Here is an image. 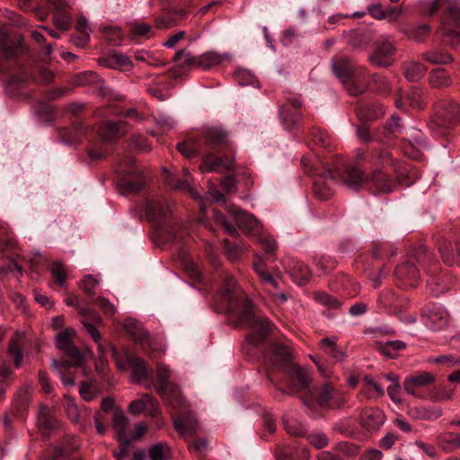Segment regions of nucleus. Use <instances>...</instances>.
Returning <instances> with one entry per match:
<instances>
[{"label":"nucleus","instance_id":"37998d69","mask_svg":"<svg viewBox=\"0 0 460 460\" xmlns=\"http://www.w3.org/2000/svg\"><path fill=\"white\" fill-rule=\"evenodd\" d=\"M52 366L58 371L59 377L65 386H73L75 385L74 377L70 376H66V371H67L71 366H74L73 362L67 363L54 360L52 362Z\"/></svg>","mask_w":460,"mask_h":460},{"label":"nucleus","instance_id":"58836bf2","mask_svg":"<svg viewBox=\"0 0 460 460\" xmlns=\"http://www.w3.org/2000/svg\"><path fill=\"white\" fill-rule=\"evenodd\" d=\"M426 61L432 65H447L452 62V57L441 49H432L423 54Z\"/></svg>","mask_w":460,"mask_h":460},{"label":"nucleus","instance_id":"bb28decb","mask_svg":"<svg viewBox=\"0 0 460 460\" xmlns=\"http://www.w3.org/2000/svg\"><path fill=\"white\" fill-rule=\"evenodd\" d=\"M49 2L58 9L53 16L55 25L62 31L68 30L71 20L69 15L62 9L68 7L69 3L66 0H49Z\"/></svg>","mask_w":460,"mask_h":460},{"label":"nucleus","instance_id":"f3484780","mask_svg":"<svg viewBox=\"0 0 460 460\" xmlns=\"http://www.w3.org/2000/svg\"><path fill=\"white\" fill-rule=\"evenodd\" d=\"M424 322L428 328L434 331L440 330L447 326L448 314L443 307L434 305L427 310Z\"/></svg>","mask_w":460,"mask_h":460},{"label":"nucleus","instance_id":"412c9836","mask_svg":"<svg viewBox=\"0 0 460 460\" xmlns=\"http://www.w3.org/2000/svg\"><path fill=\"white\" fill-rule=\"evenodd\" d=\"M127 129V124L123 121H107L99 128L98 134L103 140L111 141L122 137Z\"/></svg>","mask_w":460,"mask_h":460},{"label":"nucleus","instance_id":"a19ab883","mask_svg":"<svg viewBox=\"0 0 460 460\" xmlns=\"http://www.w3.org/2000/svg\"><path fill=\"white\" fill-rule=\"evenodd\" d=\"M429 84L433 88H441L450 85V76L444 69H434L429 75Z\"/></svg>","mask_w":460,"mask_h":460},{"label":"nucleus","instance_id":"603ef678","mask_svg":"<svg viewBox=\"0 0 460 460\" xmlns=\"http://www.w3.org/2000/svg\"><path fill=\"white\" fill-rule=\"evenodd\" d=\"M222 164L220 158L214 157L211 155H205L200 164V171L202 172L218 171Z\"/></svg>","mask_w":460,"mask_h":460},{"label":"nucleus","instance_id":"4c0bfd02","mask_svg":"<svg viewBox=\"0 0 460 460\" xmlns=\"http://www.w3.org/2000/svg\"><path fill=\"white\" fill-rule=\"evenodd\" d=\"M253 269L260 277V279L266 287L279 288V282L265 270L264 263L261 258L253 262Z\"/></svg>","mask_w":460,"mask_h":460},{"label":"nucleus","instance_id":"2f4dec72","mask_svg":"<svg viewBox=\"0 0 460 460\" xmlns=\"http://www.w3.org/2000/svg\"><path fill=\"white\" fill-rule=\"evenodd\" d=\"M127 361L132 368V378L136 382H140L147 376V368L145 361L134 355H127Z\"/></svg>","mask_w":460,"mask_h":460},{"label":"nucleus","instance_id":"f8f14e48","mask_svg":"<svg viewBox=\"0 0 460 460\" xmlns=\"http://www.w3.org/2000/svg\"><path fill=\"white\" fill-rule=\"evenodd\" d=\"M175 62L174 67L169 70V75L172 78L181 77L184 70L198 67L197 56H192L186 50L178 51L173 58Z\"/></svg>","mask_w":460,"mask_h":460},{"label":"nucleus","instance_id":"473e14b6","mask_svg":"<svg viewBox=\"0 0 460 460\" xmlns=\"http://www.w3.org/2000/svg\"><path fill=\"white\" fill-rule=\"evenodd\" d=\"M283 425L286 431L292 436L301 437L305 434V428L298 421L295 411H289L284 415Z\"/></svg>","mask_w":460,"mask_h":460},{"label":"nucleus","instance_id":"680f3d73","mask_svg":"<svg viewBox=\"0 0 460 460\" xmlns=\"http://www.w3.org/2000/svg\"><path fill=\"white\" fill-rule=\"evenodd\" d=\"M166 181H167V183L170 186H172V188H174L176 190H181L186 191V192L190 193L192 197L198 198L196 191L192 189V187L190 186L187 178H185L184 180H181V181H178L177 182H173L172 180H171L169 178L166 179Z\"/></svg>","mask_w":460,"mask_h":460},{"label":"nucleus","instance_id":"f257e3e1","mask_svg":"<svg viewBox=\"0 0 460 460\" xmlns=\"http://www.w3.org/2000/svg\"><path fill=\"white\" fill-rule=\"evenodd\" d=\"M268 359L273 368L280 369L286 374L291 389L295 391L308 389L303 401L308 409L307 414L312 418L315 417L313 411L314 402L321 407L329 409L341 408L346 403L347 397L345 394L331 385L330 383H325L318 388H309L311 382L309 374L305 369L291 362V353L288 346L280 343L272 344Z\"/></svg>","mask_w":460,"mask_h":460},{"label":"nucleus","instance_id":"aec40b11","mask_svg":"<svg viewBox=\"0 0 460 460\" xmlns=\"http://www.w3.org/2000/svg\"><path fill=\"white\" fill-rule=\"evenodd\" d=\"M332 68L342 83L349 81L355 73V64L348 58H334L332 62Z\"/></svg>","mask_w":460,"mask_h":460},{"label":"nucleus","instance_id":"c756f323","mask_svg":"<svg viewBox=\"0 0 460 460\" xmlns=\"http://www.w3.org/2000/svg\"><path fill=\"white\" fill-rule=\"evenodd\" d=\"M403 75L408 81H419L426 74V67L416 60L405 61L402 65Z\"/></svg>","mask_w":460,"mask_h":460},{"label":"nucleus","instance_id":"0eeeda50","mask_svg":"<svg viewBox=\"0 0 460 460\" xmlns=\"http://www.w3.org/2000/svg\"><path fill=\"white\" fill-rule=\"evenodd\" d=\"M440 32L444 40L451 47L460 44V6L450 4L447 7Z\"/></svg>","mask_w":460,"mask_h":460},{"label":"nucleus","instance_id":"09e8293b","mask_svg":"<svg viewBox=\"0 0 460 460\" xmlns=\"http://www.w3.org/2000/svg\"><path fill=\"white\" fill-rule=\"evenodd\" d=\"M314 297L318 303L330 309H338L341 306V302L338 298L333 297L325 292H315L314 294Z\"/></svg>","mask_w":460,"mask_h":460},{"label":"nucleus","instance_id":"9d476101","mask_svg":"<svg viewBox=\"0 0 460 460\" xmlns=\"http://www.w3.org/2000/svg\"><path fill=\"white\" fill-rule=\"evenodd\" d=\"M334 182V173L330 170L324 171L314 181V195L322 200L330 199L333 195L332 186Z\"/></svg>","mask_w":460,"mask_h":460},{"label":"nucleus","instance_id":"7ed1b4c3","mask_svg":"<svg viewBox=\"0 0 460 460\" xmlns=\"http://www.w3.org/2000/svg\"><path fill=\"white\" fill-rule=\"evenodd\" d=\"M252 305L249 299L244 300L239 320L242 324L252 330L249 340L252 344L259 345L262 339L271 331L272 324L265 317L257 316L252 312Z\"/></svg>","mask_w":460,"mask_h":460},{"label":"nucleus","instance_id":"72a5a7b5","mask_svg":"<svg viewBox=\"0 0 460 460\" xmlns=\"http://www.w3.org/2000/svg\"><path fill=\"white\" fill-rule=\"evenodd\" d=\"M202 142L200 139L189 137L186 141L178 144L179 152L186 157H192L202 151Z\"/></svg>","mask_w":460,"mask_h":460},{"label":"nucleus","instance_id":"5701e85b","mask_svg":"<svg viewBox=\"0 0 460 460\" xmlns=\"http://www.w3.org/2000/svg\"><path fill=\"white\" fill-rule=\"evenodd\" d=\"M173 426L179 434L184 438L193 435L199 427L198 420L192 414L174 418Z\"/></svg>","mask_w":460,"mask_h":460},{"label":"nucleus","instance_id":"e2e57ef3","mask_svg":"<svg viewBox=\"0 0 460 460\" xmlns=\"http://www.w3.org/2000/svg\"><path fill=\"white\" fill-rule=\"evenodd\" d=\"M85 133L83 127L67 130L66 134L63 137L64 142L68 145H73L78 142L80 137Z\"/></svg>","mask_w":460,"mask_h":460},{"label":"nucleus","instance_id":"bf43d9fd","mask_svg":"<svg viewBox=\"0 0 460 460\" xmlns=\"http://www.w3.org/2000/svg\"><path fill=\"white\" fill-rule=\"evenodd\" d=\"M439 252L445 263L451 265L455 262L456 257L453 252L452 244L448 242H443L439 246Z\"/></svg>","mask_w":460,"mask_h":460},{"label":"nucleus","instance_id":"7c9ffc66","mask_svg":"<svg viewBox=\"0 0 460 460\" xmlns=\"http://www.w3.org/2000/svg\"><path fill=\"white\" fill-rule=\"evenodd\" d=\"M125 328L135 341L139 342L143 346L149 342V334L144 331L139 322L128 320L125 323Z\"/></svg>","mask_w":460,"mask_h":460},{"label":"nucleus","instance_id":"b1692460","mask_svg":"<svg viewBox=\"0 0 460 460\" xmlns=\"http://www.w3.org/2000/svg\"><path fill=\"white\" fill-rule=\"evenodd\" d=\"M24 339V333L22 332H15L9 341L7 352L13 357V364L16 368L22 365L23 353L22 349V342Z\"/></svg>","mask_w":460,"mask_h":460},{"label":"nucleus","instance_id":"774afa93","mask_svg":"<svg viewBox=\"0 0 460 460\" xmlns=\"http://www.w3.org/2000/svg\"><path fill=\"white\" fill-rule=\"evenodd\" d=\"M216 219L217 221L221 224L226 232L230 235V236H236L238 234V232L236 230V228L234 227V226L229 222V220L222 214H216Z\"/></svg>","mask_w":460,"mask_h":460},{"label":"nucleus","instance_id":"052dcab7","mask_svg":"<svg viewBox=\"0 0 460 460\" xmlns=\"http://www.w3.org/2000/svg\"><path fill=\"white\" fill-rule=\"evenodd\" d=\"M391 153L386 149H381L376 151L373 157H372V163L374 165H388L391 164Z\"/></svg>","mask_w":460,"mask_h":460},{"label":"nucleus","instance_id":"3c124183","mask_svg":"<svg viewBox=\"0 0 460 460\" xmlns=\"http://www.w3.org/2000/svg\"><path fill=\"white\" fill-rule=\"evenodd\" d=\"M175 15L177 17H172L171 14L161 16L155 20V25L159 29L170 28L175 24L179 19H181L185 16V12L183 10H179Z\"/></svg>","mask_w":460,"mask_h":460},{"label":"nucleus","instance_id":"39448f33","mask_svg":"<svg viewBox=\"0 0 460 460\" xmlns=\"http://www.w3.org/2000/svg\"><path fill=\"white\" fill-rule=\"evenodd\" d=\"M460 120V105L452 99L446 98L438 101L435 105V118L431 128L437 134H442L441 128H449Z\"/></svg>","mask_w":460,"mask_h":460},{"label":"nucleus","instance_id":"20e7f679","mask_svg":"<svg viewBox=\"0 0 460 460\" xmlns=\"http://www.w3.org/2000/svg\"><path fill=\"white\" fill-rule=\"evenodd\" d=\"M170 371L164 365L157 367V380L155 385L156 391L161 394L163 400L173 409L183 407L185 401L180 389L173 384L168 382Z\"/></svg>","mask_w":460,"mask_h":460},{"label":"nucleus","instance_id":"864d4df0","mask_svg":"<svg viewBox=\"0 0 460 460\" xmlns=\"http://www.w3.org/2000/svg\"><path fill=\"white\" fill-rule=\"evenodd\" d=\"M52 278L59 285L63 286L66 282L67 272L63 264L60 262H54L50 269Z\"/></svg>","mask_w":460,"mask_h":460},{"label":"nucleus","instance_id":"423d86ee","mask_svg":"<svg viewBox=\"0 0 460 460\" xmlns=\"http://www.w3.org/2000/svg\"><path fill=\"white\" fill-rule=\"evenodd\" d=\"M116 172L120 175L121 185L130 191H137L145 184L143 172L131 156H126L119 161Z\"/></svg>","mask_w":460,"mask_h":460},{"label":"nucleus","instance_id":"393cba45","mask_svg":"<svg viewBox=\"0 0 460 460\" xmlns=\"http://www.w3.org/2000/svg\"><path fill=\"white\" fill-rule=\"evenodd\" d=\"M226 133L216 127L207 128L200 138L202 145L211 148L226 144Z\"/></svg>","mask_w":460,"mask_h":460},{"label":"nucleus","instance_id":"4be33fe9","mask_svg":"<svg viewBox=\"0 0 460 460\" xmlns=\"http://www.w3.org/2000/svg\"><path fill=\"white\" fill-rule=\"evenodd\" d=\"M385 416L378 408H368L362 411L360 421L362 426L368 429H378L384 424Z\"/></svg>","mask_w":460,"mask_h":460},{"label":"nucleus","instance_id":"e433bc0d","mask_svg":"<svg viewBox=\"0 0 460 460\" xmlns=\"http://www.w3.org/2000/svg\"><path fill=\"white\" fill-rule=\"evenodd\" d=\"M282 460H308L309 453L305 447L298 445L288 446L283 450Z\"/></svg>","mask_w":460,"mask_h":460},{"label":"nucleus","instance_id":"79ce46f5","mask_svg":"<svg viewBox=\"0 0 460 460\" xmlns=\"http://www.w3.org/2000/svg\"><path fill=\"white\" fill-rule=\"evenodd\" d=\"M100 282L101 277L99 275H85L80 281L79 286L88 296H93Z\"/></svg>","mask_w":460,"mask_h":460},{"label":"nucleus","instance_id":"c9c22d12","mask_svg":"<svg viewBox=\"0 0 460 460\" xmlns=\"http://www.w3.org/2000/svg\"><path fill=\"white\" fill-rule=\"evenodd\" d=\"M438 439L440 447L445 452H452L460 447V433H444Z\"/></svg>","mask_w":460,"mask_h":460},{"label":"nucleus","instance_id":"c03bdc74","mask_svg":"<svg viewBox=\"0 0 460 460\" xmlns=\"http://www.w3.org/2000/svg\"><path fill=\"white\" fill-rule=\"evenodd\" d=\"M50 411L45 406L41 405L38 413V423L40 427L46 429H52L57 427V421L50 418Z\"/></svg>","mask_w":460,"mask_h":460},{"label":"nucleus","instance_id":"f03ea898","mask_svg":"<svg viewBox=\"0 0 460 460\" xmlns=\"http://www.w3.org/2000/svg\"><path fill=\"white\" fill-rule=\"evenodd\" d=\"M345 185L352 190H358L364 184L373 183L380 191L390 192L391 183L386 173L375 170L370 177L364 176L362 172L355 165H348L344 176Z\"/></svg>","mask_w":460,"mask_h":460},{"label":"nucleus","instance_id":"6e6552de","mask_svg":"<svg viewBox=\"0 0 460 460\" xmlns=\"http://www.w3.org/2000/svg\"><path fill=\"white\" fill-rule=\"evenodd\" d=\"M75 335V331L74 329H66L58 332L56 336L57 347L71 358L74 366H81L83 356L72 341Z\"/></svg>","mask_w":460,"mask_h":460},{"label":"nucleus","instance_id":"ea45409f","mask_svg":"<svg viewBox=\"0 0 460 460\" xmlns=\"http://www.w3.org/2000/svg\"><path fill=\"white\" fill-rule=\"evenodd\" d=\"M147 456L150 460H169L170 448L165 443H157L149 447Z\"/></svg>","mask_w":460,"mask_h":460},{"label":"nucleus","instance_id":"9b49d317","mask_svg":"<svg viewBox=\"0 0 460 460\" xmlns=\"http://www.w3.org/2000/svg\"><path fill=\"white\" fill-rule=\"evenodd\" d=\"M394 46L393 41L388 38H382L376 46V50L371 56L372 63L379 66H388L392 64V57L394 53Z\"/></svg>","mask_w":460,"mask_h":460},{"label":"nucleus","instance_id":"0e129e2a","mask_svg":"<svg viewBox=\"0 0 460 460\" xmlns=\"http://www.w3.org/2000/svg\"><path fill=\"white\" fill-rule=\"evenodd\" d=\"M76 31L82 34V44L86 45L90 40V29L87 19L82 17L76 24Z\"/></svg>","mask_w":460,"mask_h":460},{"label":"nucleus","instance_id":"5fc2aeb1","mask_svg":"<svg viewBox=\"0 0 460 460\" xmlns=\"http://www.w3.org/2000/svg\"><path fill=\"white\" fill-rule=\"evenodd\" d=\"M397 276L405 279H417L419 278L418 270L411 263L402 264L396 269Z\"/></svg>","mask_w":460,"mask_h":460},{"label":"nucleus","instance_id":"69168bd1","mask_svg":"<svg viewBox=\"0 0 460 460\" xmlns=\"http://www.w3.org/2000/svg\"><path fill=\"white\" fill-rule=\"evenodd\" d=\"M18 46L13 42L4 40L0 43V52L4 58H11L16 55Z\"/></svg>","mask_w":460,"mask_h":460},{"label":"nucleus","instance_id":"1a4fd4ad","mask_svg":"<svg viewBox=\"0 0 460 460\" xmlns=\"http://www.w3.org/2000/svg\"><path fill=\"white\" fill-rule=\"evenodd\" d=\"M128 411L135 416L144 413L154 418L160 414L159 402L149 394H144L129 403Z\"/></svg>","mask_w":460,"mask_h":460},{"label":"nucleus","instance_id":"338daca9","mask_svg":"<svg viewBox=\"0 0 460 460\" xmlns=\"http://www.w3.org/2000/svg\"><path fill=\"white\" fill-rule=\"evenodd\" d=\"M445 0H426L421 3L422 11L427 14H433L437 10H438Z\"/></svg>","mask_w":460,"mask_h":460},{"label":"nucleus","instance_id":"4468645a","mask_svg":"<svg viewBox=\"0 0 460 460\" xmlns=\"http://www.w3.org/2000/svg\"><path fill=\"white\" fill-rule=\"evenodd\" d=\"M283 265L296 284L305 285L308 281L311 272L304 262L288 258L284 261Z\"/></svg>","mask_w":460,"mask_h":460},{"label":"nucleus","instance_id":"f704fd0d","mask_svg":"<svg viewBox=\"0 0 460 460\" xmlns=\"http://www.w3.org/2000/svg\"><path fill=\"white\" fill-rule=\"evenodd\" d=\"M223 61V57L217 52L208 51L200 56H197L198 67L208 70Z\"/></svg>","mask_w":460,"mask_h":460},{"label":"nucleus","instance_id":"49530a36","mask_svg":"<svg viewBox=\"0 0 460 460\" xmlns=\"http://www.w3.org/2000/svg\"><path fill=\"white\" fill-rule=\"evenodd\" d=\"M135 58L137 61L145 62L151 66L158 67L165 65V62L164 60L155 57L152 53L144 49L136 51Z\"/></svg>","mask_w":460,"mask_h":460},{"label":"nucleus","instance_id":"cd10ccee","mask_svg":"<svg viewBox=\"0 0 460 460\" xmlns=\"http://www.w3.org/2000/svg\"><path fill=\"white\" fill-rule=\"evenodd\" d=\"M80 314L83 316L82 323L87 330L90 336L93 338V340L98 343L101 339V333L97 330V328L89 321L98 322L100 321V317L91 309L88 308H81L79 311Z\"/></svg>","mask_w":460,"mask_h":460},{"label":"nucleus","instance_id":"8fccbe9b","mask_svg":"<svg viewBox=\"0 0 460 460\" xmlns=\"http://www.w3.org/2000/svg\"><path fill=\"white\" fill-rule=\"evenodd\" d=\"M364 383V393L367 394V396L371 397L374 394L372 392L375 393V395L377 397L384 396L385 391L383 387L377 384L376 381H374L371 377L366 376L363 379Z\"/></svg>","mask_w":460,"mask_h":460},{"label":"nucleus","instance_id":"a878e982","mask_svg":"<svg viewBox=\"0 0 460 460\" xmlns=\"http://www.w3.org/2000/svg\"><path fill=\"white\" fill-rule=\"evenodd\" d=\"M99 63L106 67L118 70H129L132 63L129 58L119 53H113L99 59Z\"/></svg>","mask_w":460,"mask_h":460},{"label":"nucleus","instance_id":"de8ad7c7","mask_svg":"<svg viewBox=\"0 0 460 460\" xmlns=\"http://www.w3.org/2000/svg\"><path fill=\"white\" fill-rule=\"evenodd\" d=\"M311 135L315 145L323 148H328L332 146V137L327 131L321 128H314Z\"/></svg>","mask_w":460,"mask_h":460},{"label":"nucleus","instance_id":"dca6fc26","mask_svg":"<svg viewBox=\"0 0 460 460\" xmlns=\"http://www.w3.org/2000/svg\"><path fill=\"white\" fill-rule=\"evenodd\" d=\"M145 212L149 220L159 222L170 212V207L166 200L161 198H152L145 203Z\"/></svg>","mask_w":460,"mask_h":460},{"label":"nucleus","instance_id":"c85d7f7f","mask_svg":"<svg viewBox=\"0 0 460 460\" xmlns=\"http://www.w3.org/2000/svg\"><path fill=\"white\" fill-rule=\"evenodd\" d=\"M321 349L332 358L336 362H341L346 358V353L337 345L336 339L324 338L320 341Z\"/></svg>","mask_w":460,"mask_h":460},{"label":"nucleus","instance_id":"6e6d98bb","mask_svg":"<svg viewBox=\"0 0 460 460\" xmlns=\"http://www.w3.org/2000/svg\"><path fill=\"white\" fill-rule=\"evenodd\" d=\"M308 442L315 448H323L329 443V438L322 432H313L307 436Z\"/></svg>","mask_w":460,"mask_h":460},{"label":"nucleus","instance_id":"ddd939ff","mask_svg":"<svg viewBox=\"0 0 460 460\" xmlns=\"http://www.w3.org/2000/svg\"><path fill=\"white\" fill-rule=\"evenodd\" d=\"M435 376L429 372H419L407 376L403 381V388L407 394L417 396L418 390L431 385Z\"/></svg>","mask_w":460,"mask_h":460},{"label":"nucleus","instance_id":"6ab92c4d","mask_svg":"<svg viewBox=\"0 0 460 460\" xmlns=\"http://www.w3.org/2000/svg\"><path fill=\"white\" fill-rule=\"evenodd\" d=\"M112 426L117 434V439L120 444L128 445L130 439H128V419L125 415L124 411L118 409L114 411L112 417Z\"/></svg>","mask_w":460,"mask_h":460},{"label":"nucleus","instance_id":"4d7b16f0","mask_svg":"<svg viewBox=\"0 0 460 460\" xmlns=\"http://www.w3.org/2000/svg\"><path fill=\"white\" fill-rule=\"evenodd\" d=\"M99 391L92 383L83 384L79 389V394L84 401H91L97 396Z\"/></svg>","mask_w":460,"mask_h":460},{"label":"nucleus","instance_id":"a211bd4d","mask_svg":"<svg viewBox=\"0 0 460 460\" xmlns=\"http://www.w3.org/2000/svg\"><path fill=\"white\" fill-rule=\"evenodd\" d=\"M230 213L233 216L236 225L242 230L245 232L259 230V221L252 214L246 213L241 208L235 207L231 208Z\"/></svg>","mask_w":460,"mask_h":460},{"label":"nucleus","instance_id":"a18cd8bd","mask_svg":"<svg viewBox=\"0 0 460 460\" xmlns=\"http://www.w3.org/2000/svg\"><path fill=\"white\" fill-rule=\"evenodd\" d=\"M409 104L415 109L421 110L426 106V98L424 93L418 88H413L407 95Z\"/></svg>","mask_w":460,"mask_h":460},{"label":"nucleus","instance_id":"13d9d810","mask_svg":"<svg viewBox=\"0 0 460 460\" xmlns=\"http://www.w3.org/2000/svg\"><path fill=\"white\" fill-rule=\"evenodd\" d=\"M235 287L236 281L234 279L231 275L226 274L222 287L220 288L221 296L228 298L232 292L235 290Z\"/></svg>","mask_w":460,"mask_h":460},{"label":"nucleus","instance_id":"2eb2a0df","mask_svg":"<svg viewBox=\"0 0 460 460\" xmlns=\"http://www.w3.org/2000/svg\"><path fill=\"white\" fill-rule=\"evenodd\" d=\"M442 409L435 404H420L409 407L407 414L413 420H435L442 415Z\"/></svg>","mask_w":460,"mask_h":460}]
</instances>
